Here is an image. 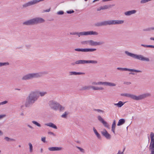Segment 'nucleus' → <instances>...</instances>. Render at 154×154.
<instances>
[{"instance_id":"obj_1","label":"nucleus","mask_w":154,"mask_h":154,"mask_svg":"<svg viewBox=\"0 0 154 154\" xmlns=\"http://www.w3.org/2000/svg\"><path fill=\"white\" fill-rule=\"evenodd\" d=\"M39 97L38 92L36 91L31 92L26 98L25 106L26 107L32 106Z\"/></svg>"},{"instance_id":"obj_2","label":"nucleus","mask_w":154,"mask_h":154,"mask_svg":"<svg viewBox=\"0 0 154 154\" xmlns=\"http://www.w3.org/2000/svg\"><path fill=\"white\" fill-rule=\"evenodd\" d=\"M47 74H48V72L46 71L29 73L23 76L22 78V79L23 80H27L34 78H39L42 77L44 75Z\"/></svg>"},{"instance_id":"obj_3","label":"nucleus","mask_w":154,"mask_h":154,"mask_svg":"<svg viewBox=\"0 0 154 154\" xmlns=\"http://www.w3.org/2000/svg\"><path fill=\"white\" fill-rule=\"evenodd\" d=\"M150 93H146L140 95L138 96H137L134 94H132L127 93L122 94L121 96H125L130 98H131L136 100H138L144 99L146 97L150 96Z\"/></svg>"},{"instance_id":"obj_4","label":"nucleus","mask_w":154,"mask_h":154,"mask_svg":"<svg viewBox=\"0 0 154 154\" xmlns=\"http://www.w3.org/2000/svg\"><path fill=\"white\" fill-rule=\"evenodd\" d=\"M45 20L41 17L35 18L23 22V24L24 25L30 26L36 25L44 22Z\"/></svg>"},{"instance_id":"obj_5","label":"nucleus","mask_w":154,"mask_h":154,"mask_svg":"<svg viewBox=\"0 0 154 154\" xmlns=\"http://www.w3.org/2000/svg\"><path fill=\"white\" fill-rule=\"evenodd\" d=\"M125 53L127 55L130 56L134 59H137L141 61L146 62H149L150 61L148 58L144 57L141 55L135 54L129 52L127 51H125Z\"/></svg>"},{"instance_id":"obj_6","label":"nucleus","mask_w":154,"mask_h":154,"mask_svg":"<svg viewBox=\"0 0 154 154\" xmlns=\"http://www.w3.org/2000/svg\"><path fill=\"white\" fill-rule=\"evenodd\" d=\"M70 35H79V37L80 35H98V33L96 32L93 31H91L87 32H70Z\"/></svg>"},{"instance_id":"obj_7","label":"nucleus","mask_w":154,"mask_h":154,"mask_svg":"<svg viewBox=\"0 0 154 154\" xmlns=\"http://www.w3.org/2000/svg\"><path fill=\"white\" fill-rule=\"evenodd\" d=\"M81 43L83 44H88L92 46H96L103 45L104 44V42L103 41L95 42L92 40H89L82 41Z\"/></svg>"},{"instance_id":"obj_8","label":"nucleus","mask_w":154,"mask_h":154,"mask_svg":"<svg viewBox=\"0 0 154 154\" xmlns=\"http://www.w3.org/2000/svg\"><path fill=\"white\" fill-rule=\"evenodd\" d=\"M103 26L112 25H118L123 23L124 21L122 20H111L103 21Z\"/></svg>"},{"instance_id":"obj_9","label":"nucleus","mask_w":154,"mask_h":154,"mask_svg":"<svg viewBox=\"0 0 154 154\" xmlns=\"http://www.w3.org/2000/svg\"><path fill=\"white\" fill-rule=\"evenodd\" d=\"M50 108L55 110H57L59 109V106L60 104L57 101L54 100L50 101L48 103Z\"/></svg>"},{"instance_id":"obj_10","label":"nucleus","mask_w":154,"mask_h":154,"mask_svg":"<svg viewBox=\"0 0 154 154\" xmlns=\"http://www.w3.org/2000/svg\"><path fill=\"white\" fill-rule=\"evenodd\" d=\"M96 48H76L75 50L77 51H82L83 52H93L96 50Z\"/></svg>"},{"instance_id":"obj_11","label":"nucleus","mask_w":154,"mask_h":154,"mask_svg":"<svg viewBox=\"0 0 154 154\" xmlns=\"http://www.w3.org/2000/svg\"><path fill=\"white\" fill-rule=\"evenodd\" d=\"M117 69L118 70L122 71H127L132 72H141L142 71L141 70H139L134 69H130L127 68H122L121 67H118Z\"/></svg>"},{"instance_id":"obj_12","label":"nucleus","mask_w":154,"mask_h":154,"mask_svg":"<svg viewBox=\"0 0 154 154\" xmlns=\"http://www.w3.org/2000/svg\"><path fill=\"white\" fill-rule=\"evenodd\" d=\"M101 133L107 139L109 140L111 138V135L108 132L106 129H104L103 131H101Z\"/></svg>"},{"instance_id":"obj_13","label":"nucleus","mask_w":154,"mask_h":154,"mask_svg":"<svg viewBox=\"0 0 154 154\" xmlns=\"http://www.w3.org/2000/svg\"><path fill=\"white\" fill-rule=\"evenodd\" d=\"M48 149L50 151H60L63 150V148L62 147H49Z\"/></svg>"},{"instance_id":"obj_14","label":"nucleus","mask_w":154,"mask_h":154,"mask_svg":"<svg viewBox=\"0 0 154 154\" xmlns=\"http://www.w3.org/2000/svg\"><path fill=\"white\" fill-rule=\"evenodd\" d=\"M137 11L136 10H132L129 11L125 13V14L126 16H130L131 14H134L136 13Z\"/></svg>"},{"instance_id":"obj_15","label":"nucleus","mask_w":154,"mask_h":154,"mask_svg":"<svg viewBox=\"0 0 154 154\" xmlns=\"http://www.w3.org/2000/svg\"><path fill=\"white\" fill-rule=\"evenodd\" d=\"M45 125L51 127L56 129H57V126L55 125H54V124L52 122H49L48 123H45Z\"/></svg>"},{"instance_id":"obj_16","label":"nucleus","mask_w":154,"mask_h":154,"mask_svg":"<svg viewBox=\"0 0 154 154\" xmlns=\"http://www.w3.org/2000/svg\"><path fill=\"white\" fill-rule=\"evenodd\" d=\"M84 72H69L70 75H77L85 74Z\"/></svg>"},{"instance_id":"obj_17","label":"nucleus","mask_w":154,"mask_h":154,"mask_svg":"<svg viewBox=\"0 0 154 154\" xmlns=\"http://www.w3.org/2000/svg\"><path fill=\"white\" fill-rule=\"evenodd\" d=\"M149 149L151 150V153L150 154H154V144L150 143Z\"/></svg>"},{"instance_id":"obj_18","label":"nucleus","mask_w":154,"mask_h":154,"mask_svg":"<svg viewBox=\"0 0 154 154\" xmlns=\"http://www.w3.org/2000/svg\"><path fill=\"white\" fill-rule=\"evenodd\" d=\"M114 5H105L102 6H101V9L102 10L106 9L109 8H110L112 7V6H114Z\"/></svg>"},{"instance_id":"obj_19","label":"nucleus","mask_w":154,"mask_h":154,"mask_svg":"<svg viewBox=\"0 0 154 154\" xmlns=\"http://www.w3.org/2000/svg\"><path fill=\"white\" fill-rule=\"evenodd\" d=\"M125 122V120L123 119H121L119 120L117 124L118 126L124 124Z\"/></svg>"},{"instance_id":"obj_20","label":"nucleus","mask_w":154,"mask_h":154,"mask_svg":"<svg viewBox=\"0 0 154 154\" xmlns=\"http://www.w3.org/2000/svg\"><path fill=\"white\" fill-rule=\"evenodd\" d=\"M75 63H76V64H84L86 63V60H77L75 61Z\"/></svg>"},{"instance_id":"obj_21","label":"nucleus","mask_w":154,"mask_h":154,"mask_svg":"<svg viewBox=\"0 0 154 154\" xmlns=\"http://www.w3.org/2000/svg\"><path fill=\"white\" fill-rule=\"evenodd\" d=\"M4 139L7 142H9V141L15 142L16 141V140L15 139L10 138L8 137H4Z\"/></svg>"},{"instance_id":"obj_22","label":"nucleus","mask_w":154,"mask_h":154,"mask_svg":"<svg viewBox=\"0 0 154 154\" xmlns=\"http://www.w3.org/2000/svg\"><path fill=\"white\" fill-rule=\"evenodd\" d=\"M98 62L97 60H86V63H93V64H97Z\"/></svg>"},{"instance_id":"obj_23","label":"nucleus","mask_w":154,"mask_h":154,"mask_svg":"<svg viewBox=\"0 0 154 154\" xmlns=\"http://www.w3.org/2000/svg\"><path fill=\"white\" fill-rule=\"evenodd\" d=\"M124 104L123 102L122 101H119L117 103H114V105L117 106L119 107H122Z\"/></svg>"},{"instance_id":"obj_24","label":"nucleus","mask_w":154,"mask_h":154,"mask_svg":"<svg viewBox=\"0 0 154 154\" xmlns=\"http://www.w3.org/2000/svg\"><path fill=\"white\" fill-rule=\"evenodd\" d=\"M92 88V86H85L83 87L82 90H89Z\"/></svg>"},{"instance_id":"obj_25","label":"nucleus","mask_w":154,"mask_h":154,"mask_svg":"<svg viewBox=\"0 0 154 154\" xmlns=\"http://www.w3.org/2000/svg\"><path fill=\"white\" fill-rule=\"evenodd\" d=\"M106 85L108 86H116V84L115 83L112 82H106Z\"/></svg>"},{"instance_id":"obj_26","label":"nucleus","mask_w":154,"mask_h":154,"mask_svg":"<svg viewBox=\"0 0 154 154\" xmlns=\"http://www.w3.org/2000/svg\"><path fill=\"white\" fill-rule=\"evenodd\" d=\"M94 26H96L99 27L103 26V21L101 22H97L94 24Z\"/></svg>"},{"instance_id":"obj_27","label":"nucleus","mask_w":154,"mask_h":154,"mask_svg":"<svg viewBox=\"0 0 154 154\" xmlns=\"http://www.w3.org/2000/svg\"><path fill=\"white\" fill-rule=\"evenodd\" d=\"M32 123L38 127H40L41 126V124L36 121H33Z\"/></svg>"},{"instance_id":"obj_28","label":"nucleus","mask_w":154,"mask_h":154,"mask_svg":"<svg viewBox=\"0 0 154 154\" xmlns=\"http://www.w3.org/2000/svg\"><path fill=\"white\" fill-rule=\"evenodd\" d=\"M47 94V92L46 91L40 92H39V95L41 97L44 96Z\"/></svg>"},{"instance_id":"obj_29","label":"nucleus","mask_w":154,"mask_h":154,"mask_svg":"<svg viewBox=\"0 0 154 154\" xmlns=\"http://www.w3.org/2000/svg\"><path fill=\"white\" fill-rule=\"evenodd\" d=\"M28 145L29 146L30 152H32L33 151V146L30 143H28Z\"/></svg>"},{"instance_id":"obj_30","label":"nucleus","mask_w":154,"mask_h":154,"mask_svg":"<svg viewBox=\"0 0 154 154\" xmlns=\"http://www.w3.org/2000/svg\"><path fill=\"white\" fill-rule=\"evenodd\" d=\"M59 109L60 111H63L65 110V107L64 106H62L60 104L59 106Z\"/></svg>"},{"instance_id":"obj_31","label":"nucleus","mask_w":154,"mask_h":154,"mask_svg":"<svg viewBox=\"0 0 154 154\" xmlns=\"http://www.w3.org/2000/svg\"><path fill=\"white\" fill-rule=\"evenodd\" d=\"M97 119H98L102 123L104 121L103 119L100 116H97Z\"/></svg>"},{"instance_id":"obj_32","label":"nucleus","mask_w":154,"mask_h":154,"mask_svg":"<svg viewBox=\"0 0 154 154\" xmlns=\"http://www.w3.org/2000/svg\"><path fill=\"white\" fill-rule=\"evenodd\" d=\"M104 125V126L106 128H108L109 127V125L105 121H104L102 123Z\"/></svg>"},{"instance_id":"obj_33","label":"nucleus","mask_w":154,"mask_h":154,"mask_svg":"<svg viewBox=\"0 0 154 154\" xmlns=\"http://www.w3.org/2000/svg\"><path fill=\"white\" fill-rule=\"evenodd\" d=\"M8 63H0V66H6L9 65Z\"/></svg>"},{"instance_id":"obj_34","label":"nucleus","mask_w":154,"mask_h":154,"mask_svg":"<svg viewBox=\"0 0 154 154\" xmlns=\"http://www.w3.org/2000/svg\"><path fill=\"white\" fill-rule=\"evenodd\" d=\"M151 30H152V27L148 28L143 29V31H150Z\"/></svg>"},{"instance_id":"obj_35","label":"nucleus","mask_w":154,"mask_h":154,"mask_svg":"<svg viewBox=\"0 0 154 154\" xmlns=\"http://www.w3.org/2000/svg\"><path fill=\"white\" fill-rule=\"evenodd\" d=\"M68 114V113L67 112H64L63 114L61 116V117L62 118H66L67 117V115Z\"/></svg>"},{"instance_id":"obj_36","label":"nucleus","mask_w":154,"mask_h":154,"mask_svg":"<svg viewBox=\"0 0 154 154\" xmlns=\"http://www.w3.org/2000/svg\"><path fill=\"white\" fill-rule=\"evenodd\" d=\"M95 135H96L97 137L98 138V139H101V137L100 134L97 132L95 134Z\"/></svg>"},{"instance_id":"obj_37","label":"nucleus","mask_w":154,"mask_h":154,"mask_svg":"<svg viewBox=\"0 0 154 154\" xmlns=\"http://www.w3.org/2000/svg\"><path fill=\"white\" fill-rule=\"evenodd\" d=\"M98 85H106V82H98Z\"/></svg>"},{"instance_id":"obj_38","label":"nucleus","mask_w":154,"mask_h":154,"mask_svg":"<svg viewBox=\"0 0 154 154\" xmlns=\"http://www.w3.org/2000/svg\"><path fill=\"white\" fill-rule=\"evenodd\" d=\"M94 111H97L98 112H101L102 113H103L104 112V111L103 110H101L100 109H94Z\"/></svg>"},{"instance_id":"obj_39","label":"nucleus","mask_w":154,"mask_h":154,"mask_svg":"<svg viewBox=\"0 0 154 154\" xmlns=\"http://www.w3.org/2000/svg\"><path fill=\"white\" fill-rule=\"evenodd\" d=\"M64 12L63 11H61L57 12V14L59 15H62L64 14Z\"/></svg>"},{"instance_id":"obj_40","label":"nucleus","mask_w":154,"mask_h":154,"mask_svg":"<svg viewBox=\"0 0 154 154\" xmlns=\"http://www.w3.org/2000/svg\"><path fill=\"white\" fill-rule=\"evenodd\" d=\"M98 87H95L94 86H92V89L94 90H98Z\"/></svg>"},{"instance_id":"obj_41","label":"nucleus","mask_w":154,"mask_h":154,"mask_svg":"<svg viewBox=\"0 0 154 154\" xmlns=\"http://www.w3.org/2000/svg\"><path fill=\"white\" fill-rule=\"evenodd\" d=\"M74 12V11L73 10H70L66 11V13L68 14H71L72 13H73Z\"/></svg>"},{"instance_id":"obj_42","label":"nucleus","mask_w":154,"mask_h":154,"mask_svg":"<svg viewBox=\"0 0 154 154\" xmlns=\"http://www.w3.org/2000/svg\"><path fill=\"white\" fill-rule=\"evenodd\" d=\"M8 102L7 101L5 100L3 102L0 103V105H3L7 103Z\"/></svg>"},{"instance_id":"obj_43","label":"nucleus","mask_w":154,"mask_h":154,"mask_svg":"<svg viewBox=\"0 0 154 154\" xmlns=\"http://www.w3.org/2000/svg\"><path fill=\"white\" fill-rule=\"evenodd\" d=\"M116 126V120H114L112 125V127L115 128Z\"/></svg>"},{"instance_id":"obj_44","label":"nucleus","mask_w":154,"mask_h":154,"mask_svg":"<svg viewBox=\"0 0 154 154\" xmlns=\"http://www.w3.org/2000/svg\"><path fill=\"white\" fill-rule=\"evenodd\" d=\"M76 147L78 149H79L80 150V151L83 152H84V150L83 149L78 146H77Z\"/></svg>"},{"instance_id":"obj_45","label":"nucleus","mask_w":154,"mask_h":154,"mask_svg":"<svg viewBox=\"0 0 154 154\" xmlns=\"http://www.w3.org/2000/svg\"><path fill=\"white\" fill-rule=\"evenodd\" d=\"M150 137L151 139L154 138V134L152 132H151L150 134Z\"/></svg>"},{"instance_id":"obj_46","label":"nucleus","mask_w":154,"mask_h":154,"mask_svg":"<svg viewBox=\"0 0 154 154\" xmlns=\"http://www.w3.org/2000/svg\"><path fill=\"white\" fill-rule=\"evenodd\" d=\"M46 137H42L41 138V140L44 143H45L46 142Z\"/></svg>"},{"instance_id":"obj_47","label":"nucleus","mask_w":154,"mask_h":154,"mask_svg":"<svg viewBox=\"0 0 154 154\" xmlns=\"http://www.w3.org/2000/svg\"><path fill=\"white\" fill-rule=\"evenodd\" d=\"M125 149V148H124L123 152H121L120 150H119L118 151V153H117V154H124V152Z\"/></svg>"},{"instance_id":"obj_48","label":"nucleus","mask_w":154,"mask_h":154,"mask_svg":"<svg viewBox=\"0 0 154 154\" xmlns=\"http://www.w3.org/2000/svg\"><path fill=\"white\" fill-rule=\"evenodd\" d=\"M48 134L53 135L54 136H56L55 134L54 133L51 132H48Z\"/></svg>"},{"instance_id":"obj_49","label":"nucleus","mask_w":154,"mask_h":154,"mask_svg":"<svg viewBox=\"0 0 154 154\" xmlns=\"http://www.w3.org/2000/svg\"><path fill=\"white\" fill-rule=\"evenodd\" d=\"M147 48H154V45H147Z\"/></svg>"},{"instance_id":"obj_50","label":"nucleus","mask_w":154,"mask_h":154,"mask_svg":"<svg viewBox=\"0 0 154 154\" xmlns=\"http://www.w3.org/2000/svg\"><path fill=\"white\" fill-rule=\"evenodd\" d=\"M124 83L125 84L129 85L131 84V83L130 82H125Z\"/></svg>"},{"instance_id":"obj_51","label":"nucleus","mask_w":154,"mask_h":154,"mask_svg":"<svg viewBox=\"0 0 154 154\" xmlns=\"http://www.w3.org/2000/svg\"><path fill=\"white\" fill-rule=\"evenodd\" d=\"M115 128L112 127V131L114 134H115Z\"/></svg>"},{"instance_id":"obj_52","label":"nucleus","mask_w":154,"mask_h":154,"mask_svg":"<svg viewBox=\"0 0 154 154\" xmlns=\"http://www.w3.org/2000/svg\"><path fill=\"white\" fill-rule=\"evenodd\" d=\"M151 142L150 143L152 144V143H153V144H154V138H152V139H151Z\"/></svg>"},{"instance_id":"obj_53","label":"nucleus","mask_w":154,"mask_h":154,"mask_svg":"<svg viewBox=\"0 0 154 154\" xmlns=\"http://www.w3.org/2000/svg\"><path fill=\"white\" fill-rule=\"evenodd\" d=\"M93 130L95 134L97 132L94 127L93 128Z\"/></svg>"},{"instance_id":"obj_54","label":"nucleus","mask_w":154,"mask_h":154,"mask_svg":"<svg viewBox=\"0 0 154 154\" xmlns=\"http://www.w3.org/2000/svg\"><path fill=\"white\" fill-rule=\"evenodd\" d=\"M50 9H51V8H50L44 11L45 12H49L50 11Z\"/></svg>"},{"instance_id":"obj_55","label":"nucleus","mask_w":154,"mask_h":154,"mask_svg":"<svg viewBox=\"0 0 154 154\" xmlns=\"http://www.w3.org/2000/svg\"><path fill=\"white\" fill-rule=\"evenodd\" d=\"M27 126L28 127L30 128H31V129H33V127H32L31 125H27Z\"/></svg>"},{"instance_id":"obj_56","label":"nucleus","mask_w":154,"mask_h":154,"mask_svg":"<svg viewBox=\"0 0 154 154\" xmlns=\"http://www.w3.org/2000/svg\"><path fill=\"white\" fill-rule=\"evenodd\" d=\"M103 89L104 88L103 87H100L98 88V90H103Z\"/></svg>"},{"instance_id":"obj_57","label":"nucleus","mask_w":154,"mask_h":154,"mask_svg":"<svg viewBox=\"0 0 154 154\" xmlns=\"http://www.w3.org/2000/svg\"><path fill=\"white\" fill-rule=\"evenodd\" d=\"M141 46L145 47H147V45L142 44L141 45Z\"/></svg>"},{"instance_id":"obj_58","label":"nucleus","mask_w":154,"mask_h":154,"mask_svg":"<svg viewBox=\"0 0 154 154\" xmlns=\"http://www.w3.org/2000/svg\"><path fill=\"white\" fill-rule=\"evenodd\" d=\"M98 82H94L93 83V84L96 85H98Z\"/></svg>"},{"instance_id":"obj_59","label":"nucleus","mask_w":154,"mask_h":154,"mask_svg":"<svg viewBox=\"0 0 154 154\" xmlns=\"http://www.w3.org/2000/svg\"><path fill=\"white\" fill-rule=\"evenodd\" d=\"M3 134V133L0 130V136H2Z\"/></svg>"},{"instance_id":"obj_60","label":"nucleus","mask_w":154,"mask_h":154,"mask_svg":"<svg viewBox=\"0 0 154 154\" xmlns=\"http://www.w3.org/2000/svg\"><path fill=\"white\" fill-rule=\"evenodd\" d=\"M101 6L97 9V11H100L101 10H102V9H101Z\"/></svg>"},{"instance_id":"obj_61","label":"nucleus","mask_w":154,"mask_h":154,"mask_svg":"<svg viewBox=\"0 0 154 154\" xmlns=\"http://www.w3.org/2000/svg\"><path fill=\"white\" fill-rule=\"evenodd\" d=\"M75 63V62L72 63H71V65H74L75 64H76V63Z\"/></svg>"},{"instance_id":"obj_62","label":"nucleus","mask_w":154,"mask_h":154,"mask_svg":"<svg viewBox=\"0 0 154 154\" xmlns=\"http://www.w3.org/2000/svg\"><path fill=\"white\" fill-rule=\"evenodd\" d=\"M4 116V115H0V119L2 118Z\"/></svg>"},{"instance_id":"obj_63","label":"nucleus","mask_w":154,"mask_h":154,"mask_svg":"<svg viewBox=\"0 0 154 154\" xmlns=\"http://www.w3.org/2000/svg\"><path fill=\"white\" fill-rule=\"evenodd\" d=\"M150 39L151 40H154V38L151 37Z\"/></svg>"},{"instance_id":"obj_64","label":"nucleus","mask_w":154,"mask_h":154,"mask_svg":"<svg viewBox=\"0 0 154 154\" xmlns=\"http://www.w3.org/2000/svg\"><path fill=\"white\" fill-rule=\"evenodd\" d=\"M20 115L22 116H23L24 115V114L23 112H22L20 113Z\"/></svg>"}]
</instances>
